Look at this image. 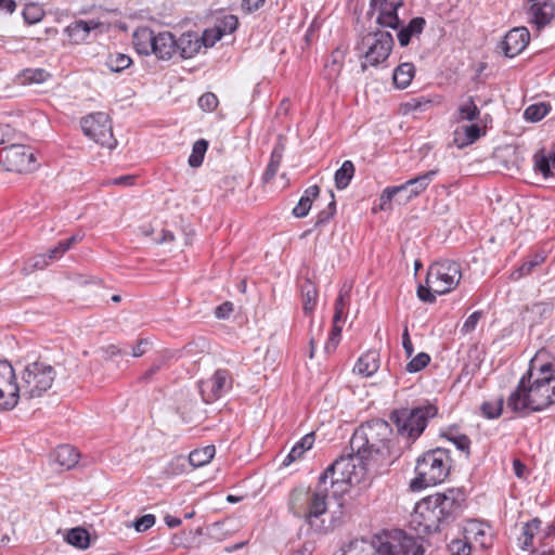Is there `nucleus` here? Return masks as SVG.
<instances>
[{
  "label": "nucleus",
  "mask_w": 555,
  "mask_h": 555,
  "mask_svg": "<svg viewBox=\"0 0 555 555\" xmlns=\"http://www.w3.org/2000/svg\"><path fill=\"white\" fill-rule=\"evenodd\" d=\"M555 404V358L539 351L507 398V408L515 413L541 412Z\"/></svg>",
  "instance_id": "obj_1"
},
{
  "label": "nucleus",
  "mask_w": 555,
  "mask_h": 555,
  "mask_svg": "<svg viewBox=\"0 0 555 555\" xmlns=\"http://www.w3.org/2000/svg\"><path fill=\"white\" fill-rule=\"evenodd\" d=\"M465 493L460 488H450L422 499L411 515V527L417 534L440 532L454 522L462 513Z\"/></svg>",
  "instance_id": "obj_2"
},
{
  "label": "nucleus",
  "mask_w": 555,
  "mask_h": 555,
  "mask_svg": "<svg viewBox=\"0 0 555 555\" xmlns=\"http://www.w3.org/2000/svg\"><path fill=\"white\" fill-rule=\"evenodd\" d=\"M349 446L362 463H373L377 467H388L401 455L390 424L382 418L361 424L354 430Z\"/></svg>",
  "instance_id": "obj_3"
},
{
  "label": "nucleus",
  "mask_w": 555,
  "mask_h": 555,
  "mask_svg": "<svg viewBox=\"0 0 555 555\" xmlns=\"http://www.w3.org/2000/svg\"><path fill=\"white\" fill-rule=\"evenodd\" d=\"M332 475L324 470L313 488L295 489L289 496V509L294 516L302 518L309 527L315 532H322L324 521L321 517L327 512L328 499L337 500L348 489H341L338 486H331Z\"/></svg>",
  "instance_id": "obj_4"
},
{
  "label": "nucleus",
  "mask_w": 555,
  "mask_h": 555,
  "mask_svg": "<svg viewBox=\"0 0 555 555\" xmlns=\"http://www.w3.org/2000/svg\"><path fill=\"white\" fill-rule=\"evenodd\" d=\"M424 547L413 537L397 530L376 546L366 539H354L340 548L339 555H423Z\"/></svg>",
  "instance_id": "obj_5"
},
{
  "label": "nucleus",
  "mask_w": 555,
  "mask_h": 555,
  "mask_svg": "<svg viewBox=\"0 0 555 555\" xmlns=\"http://www.w3.org/2000/svg\"><path fill=\"white\" fill-rule=\"evenodd\" d=\"M451 464L448 449L436 448L426 451L416 460V476L411 480V489L416 491L441 483L448 477Z\"/></svg>",
  "instance_id": "obj_6"
},
{
  "label": "nucleus",
  "mask_w": 555,
  "mask_h": 555,
  "mask_svg": "<svg viewBox=\"0 0 555 555\" xmlns=\"http://www.w3.org/2000/svg\"><path fill=\"white\" fill-rule=\"evenodd\" d=\"M56 364L50 363L41 356L28 361L20 373L22 396L26 399H37L47 393L55 380Z\"/></svg>",
  "instance_id": "obj_7"
},
{
  "label": "nucleus",
  "mask_w": 555,
  "mask_h": 555,
  "mask_svg": "<svg viewBox=\"0 0 555 555\" xmlns=\"http://www.w3.org/2000/svg\"><path fill=\"white\" fill-rule=\"evenodd\" d=\"M438 413L437 406L427 404L393 410L389 418L397 428L398 436L415 441L427 427L428 421Z\"/></svg>",
  "instance_id": "obj_8"
},
{
  "label": "nucleus",
  "mask_w": 555,
  "mask_h": 555,
  "mask_svg": "<svg viewBox=\"0 0 555 555\" xmlns=\"http://www.w3.org/2000/svg\"><path fill=\"white\" fill-rule=\"evenodd\" d=\"M366 465L370 463H362L357 453L351 451L348 454H341L325 470L332 475L331 486L349 489L351 485L361 481Z\"/></svg>",
  "instance_id": "obj_9"
},
{
  "label": "nucleus",
  "mask_w": 555,
  "mask_h": 555,
  "mask_svg": "<svg viewBox=\"0 0 555 555\" xmlns=\"http://www.w3.org/2000/svg\"><path fill=\"white\" fill-rule=\"evenodd\" d=\"M462 278L461 266L456 261L443 259L433 263L426 275V284L438 295L454 289Z\"/></svg>",
  "instance_id": "obj_10"
},
{
  "label": "nucleus",
  "mask_w": 555,
  "mask_h": 555,
  "mask_svg": "<svg viewBox=\"0 0 555 555\" xmlns=\"http://www.w3.org/2000/svg\"><path fill=\"white\" fill-rule=\"evenodd\" d=\"M81 129L88 138L101 146L113 150L117 140L113 135L108 115L102 112L90 114L81 119Z\"/></svg>",
  "instance_id": "obj_11"
},
{
  "label": "nucleus",
  "mask_w": 555,
  "mask_h": 555,
  "mask_svg": "<svg viewBox=\"0 0 555 555\" xmlns=\"http://www.w3.org/2000/svg\"><path fill=\"white\" fill-rule=\"evenodd\" d=\"M370 38L371 37H362L361 40L357 41L354 47L356 50L361 51L365 46H367V50L359 55L364 59L360 65L362 73H364L369 66H377L385 62L393 47V37L375 38L373 42H369L367 39Z\"/></svg>",
  "instance_id": "obj_12"
},
{
  "label": "nucleus",
  "mask_w": 555,
  "mask_h": 555,
  "mask_svg": "<svg viewBox=\"0 0 555 555\" xmlns=\"http://www.w3.org/2000/svg\"><path fill=\"white\" fill-rule=\"evenodd\" d=\"M20 392L14 367L7 360L0 361V410H13L18 403Z\"/></svg>",
  "instance_id": "obj_13"
},
{
  "label": "nucleus",
  "mask_w": 555,
  "mask_h": 555,
  "mask_svg": "<svg viewBox=\"0 0 555 555\" xmlns=\"http://www.w3.org/2000/svg\"><path fill=\"white\" fill-rule=\"evenodd\" d=\"M233 376L227 369H218L209 378L198 383L205 403H212L232 389Z\"/></svg>",
  "instance_id": "obj_14"
},
{
  "label": "nucleus",
  "mask_w": 555,
  "mask_h": 555,
  "mask_svg": "<svg viewBox=\"0 0 555 555\" xmlns=\"http://www.w3.org/2000/svg\"><path fill=\"white\" fill-rule=\"evenodd\" d=\"M4 160L8 169L16 172H28L36 168V157L25 145H11L5 150Z\"/></svg>",
  "instance_id": "obj_15"
},
{
  "label": "nucleus",
  "mask_w": 555,
  "mask_h": 555,
  "mask_svg": "<svg viewBox=\"0 0 555 555\" xmlns=\"http://www.w3.org/2000/svg\"><path fill=\"white\" fill-rule=\"evenodd\" d=\"M531 4L528 10L529 21L537 30L548 25L555 16V3L550 0H528Z\"/></svg>",
  "instance_id": "obj_16"
},
{
  "label": "nucleus",
  "mask_w": 555,
  "mask_h": 555,
  "mask_svg": "<svg viewBox=\"0 0 555 555\" xmlns=\"http://www.w3.org/2000/svg\"><path fill=\"white\" fill-rule=\"evenodd\" d=\"M377 4L380 5V10L376 18V23L383 28H390L398 33L401 21L398 17L397 10L401 5V2L390 3L388 7V0H370V8L372 12L375 10Z\"/></svg>",
  "instance_id": "obj_17"
},
{
  "label": "nucleus",
  "mask_w": 555,
  "mask_h": 555,
  "mask_svg": "<svg viewBox=\"0 0 555 555\" xmlns=\"http://www.w3.org/2000/svg\"><path fill=\"white\" fill-rule=\"evenodd\" d=\"M195 40H191V37H177L178 53L182 59H190L198 53L202 46L205 48H211L222 37H194Z\"/></svg>",
  "instance_id": "obj_18"
},
{
  "label": "nucleus",
  "mask_w": 555,
  "mask_h": 555,
  "mask_svg": "<svg viewBox=\"0 0 555 555\" xmlns=\"http://www.w3.org/2000/svg\"><path fill=\"white\" fill-rule=\"evenodd\" d=\"M437 173L438 169L429 170L403 183L402 185L405 186V191L403 193H406V195H404L402 201L399 199V204H405L422 194L428 188Z\"/></svg>",
  "instance_id": "obj_19"
},
{
  "label": "nucleus",
  "mask_w": 555,
  "mask_h": 555,
  "mask_svg": "<svg viewBox=\"0 0 555 555\" xmlns=\"http://www.w3.org/2000/svg\"><path fill=\"white\" fill-rule=\"evenodd\" d=\"M151 39V51L159 60H169L178 53L177 37H143Z\"/></svg>",
  "instance_id": "obj_20"
},
{
  "label": "nucleus",
  "mask_w": 555,
  "mask_h": 555,
  "mask_svg": "<svg viewBox=\"0 0 555 555\" xmlns=\"http://www.w3.org/2000/svg\"><path fill=\"white\" fill-rule=\"evenodd\" d=\"M52 457L62 469L69 470L77 465L80 453L70 444H61L54 450Z\"/></svg>",
  "instance_id": "obj_21"
},
{
  "label": "nucleus",
  "mask_w": 555,
  "mask_h": 555,
  "mask_svg": "<svg viewBox=\"0 0 555 555\" xmlns=\"http://www.w3.org/2000/svg\"><path fill=\"white\" fill-rule=\"evenodd\" d=\"M529 41L530 37H503L496 44L495 52L506 57H514L524 51Z\"/></svg>",
  "instance_id": "obj_22"
},
{
  "label": "nucleus",
  "mask_w": 555,
  "mask_h": 555,
  "mask_svg": "<svg viewBox=\"0 0 555 555\" xmlns=\"http://www.w3.org/2000/svg\"><path fill=\"white\" fill-rule=\"evenodd\" d=\"M379 353L376 350H369L363 353L354 365V371L362 376H372L379 369Z\"/></svg>",
  "instance_id": "obj_23"
},
{
  "label": "nucleus",
  "mask_w": 555,
  "mask_h": 555,
  "mask_svg": "<svg viewBox=\"0 0 555 555\" xmlns=\"http://www.w3.org/2000/svg\"><path fill=\"white\" fill-rule=\"evenodd\" d=\"M98 29L100 33H109L111 31V24L103 23L101 21L90 20V21H83V20H77L73 23H70L66 28L65 33L66 35H75L77 33H86L89 34L92 30Z\"/></svg>",
  "instance_id": "obj_24"
},
{
  "label": "nucleus",
  "mask_w": 555,
  "mask_h": 555,
  "mask_svg": "<svg viewBox=\"0 0 555 555\" xmlns=\"http://www.w3.org/2000/svg\"><path fill=\"white\" fill-rule=\"evenodd\" d=\"M553 313V306L547 302H535L527 307L524 314V320H527L531 326L542 323L548 319Z\"/></svg>",
  "instance_id": "obj_25"
},
{
  "label": "nucleus",
  "mask_w": 555,
  "mask_h": 555,
  "mask_svg": "<svg viewBox=\"0 0 555 555\" xmlns=\"http://www.w3.org/2000/svg\"><path fill=\"white\" fill-rule=\"evenodd\" d=\"M238 18L233 14L217 17L214 28H205L202 35H230L236 30Z\"/></svg>",
  "instance_id": "obj_26"
},
{
  "label": "nucleus",
  "mask_w": 555,
  "mask_h": 555,
  "mask_svg": "<svg viewBox=\"0 0 555 555\" xmlns=\"http://www.w3.org/2000/svg\"><path fill=\"white\" fill-rule=\"evenodd\" d=\"M320 195V188L314 184L307 188L300 197L299 202L293 209V215L296 218H304L308 216L314 199Z\"/></svg>",
  "instance_id": "obj_27"
},
{
  "label": "nucleus",
  "mask_w": 555,
  "mask_h": 555,
  "mask_svg": "<svg viewBox=\"0 0 555 555\" xmlns=\"http://www.w3.org/2000/svg\"><path fill=\"white\" fill-rule=\"evenodd\" d=\"M314 443V434L310 433L305 435L289 451L283 460L282 465L288 466L296 460L300 459L304 453L312 448Z\"/></svg>",
  "instance_id": "obj_28"
},
{
  "label": "nucleus",
  "mask_w": 555,
  "mask_h": 555,
  "mask_svg": "<svg viewBox=\"0 0 555 555\" xmlns=\"http://www.w3.org/2000/svg\"><path fill=\"white\" fill-rule=\"evenodd\" d=\"M415 68L412 63L400 64L393 72V83L398 89H405L412 81Z\"/></svg>",
  "instance_id": "obj_29"
},
{
  "label": "nucleus",
  "mask_w": 555,
  "mask_h": 555,
  "mask_svg": "<svg viewBox=\"0 0 555 555\" xmlns=\"http://www.w3.org/2000/svg\"><path fill=\"white\" fill-rule=\"evenodd\" d=\"M354 165L351 160H345L340 168H338L335 172L334 180H335V186L338 190L346 189L350 181L352 180L354 176Z\"/></svg>",
  "instance_id": "obj_30"
},
{
  "label": "nucleus",
  "mask_w": 555,
  "mask_h": 555,
  "mask_svg": "<svg viewBox=\"0 0 555 555\" xmlns=\"http://www.w3.org/2000/svg\"><path fill=\"white\" fill-rule=\"evenodd\" d=\"M51 77V74L43 68H25L17 78L22 85L42 83Z\"/></svg>",
  "instance_id": "obj_31"
},
{
  "label": "nucleus",
  "mask_w": 555,
  "mask_h": 555,
  "mask_svg": "<svg viewBox=\"0 0 555 555\" xmlns=\"http://www.w3.org/2000/svg\"><path fill=\"white\" fill-rule=\"evenodd\" d=\"M215 453V446H206L201 449H195L189 454V463L195 468L202 467L214 459Z\"/></svg>",
  "instance_id": "obj_32"
},
{
  "label": "nucleus",
  "mask_w": 555,
  "mask_h": 555,
  "mask_svg": "<svg viewBox=\"0 0 555 555\" xmlns=\"http://www.w3.org/2000/svg\"><path fill=\"white\" fill-rule=\"evenodd\" d=\"M66 542L75 547L86 550L90 545V534L82 527L72 528L66 534Z\"/></svg>",
  "instance_id": "obj_33"
},
{
  "label": "nucleus",
  "mask_w": 555,
  "mask_h": 555,
  "mask_svg": "<svg viewBox=\"0 0 555 555\" xmlns=\"http://www.w3.org/2000/svg\"><path fill=\"white\" fill-rule=\"evenodd\" d=\"M82 240V235L73 234L70 237L60 241L53 248L49 249L48 258L53 261L61 258L73 245L79 243Z\"/></svg>",
  "instance_id": "obj_34"
},
{
  "label": "nucleus",
  "mask_w": 555,
  "mask_h": 555,
  "mask_svg": "<svg viewBox=\"0 0 555 555\" xmlns=\"http://www.w3.org/2000/svg\"><path fill=\"white\" fill-rule=\"evenodd\" d=\"M404 191H405V186H403L402 184L386 188L379 196V202H380L379 208L382 210L389 209L391 201L393 198H396L397 196H398V198H397L398 202H399V199L402 201V198L404 197L403 196Z\"/></svg>",
  "instance_id": "obj_35"
},
{
  "label": "nucleus",
  "mask_w": 555,
  "mask_h": 555,
  "mask_svg": "<svg viewBox=\"0 0 555 555\" xmlns=\"http://www.w3.org/2000/svg\"><path fill=\"white\" fill-rule=\"evenodd\" d=\"M541 525L542 521L539 518H533L524 525L521 538L519 539L524 550H527L532 545L534 534L540 530Z\"/></svg>",
  "instance_id": "obj_36"
},
{
  "label": "nucleus",
  "mask_w": 555,
  "mask_h": 555,
  "mask_svg": "<svg viewBox=\"0 0 555 555\" xmlns=\"http://www.w3.org/2000/svg\"><path fill=\"white\" fill-rule=\"evenodd\" d=\"M459 118L457 120L474 121L480 115L479 107L475 104L473 96H469L464 103L457 108Z\"/></svg>",
  "instance_id": "obj_37"
},
{
  "label": "nucleus",
  "mask_w": 555,
  "mask_h": 555,
  "mask_svg": "<svg viewBox=\"0 0 555 555\" xmlns=\"http://www.w3.org/2000/svg\"><path fill=\"white\" fill-rule=\"evenodd\" d=\"M545 260V256L543 254H535L529 260L525 261L517 270L512 273V278L514 280H519L528 274H530L533 269Z\"/></svg>",
  "instance_id": "obj_38"
},
{
  "label": "nucleus",
  "mask_w": 555,
  "mask_h": 555,
  "mask_svg": "<svg viewBox=\"0 0 555 555\" xmlns=\"http://www.w3.org/2000/svg\"><path fill=\"white\" fill-rule=\"evenodd\" d=\"M331 202L327 204V206L320 210L315 222L314 228L320 229L323 228L325 224L330 222V220L335 216L336 214V201L335 195L333 191H330Z\"/></svg>",
  "instance_id": "obj_39"
},
{
  "label": "nucleus",
  "mask_w": 555,
  "mask_h": 555,
  "mask_svg": "<svg viewBox=\"0 0 555 555\" xmlns=\"http://www.w3.org/2000/svg\"><path fill=\"white\" fill-rule=\"evenodd\" d=\"M208 149V141L205 139L197 140L192 147V153L189 157V165L193 168H197L203 164L204 156Z\"/></svg>",
  "instance_id": "obj_40"
},
{
  "label": "nucleus",
  "mask_w": 555,
  "mask_h": 555,
  "mask_svg": "<svg viewBox=\"0 0 555 555\" xmlns=\"http://www.w3.org/2000/svg\"><path fill=\"white\" fill-rule=\"evenodd\" d=\"M22 14L25 23L31 25L40 22L44 17L46 12L39 3L30 2L24 7Z\"/></svg>",
  "instance_id": "obj_41"
},
{
  "label": "nucleus",
  "mask_w": 555,
  "mask_h": 555,
  "mask_svg": "<svg viewBox=\"0 0 555 555\" xmlns=\"http://www.w3.org/2000/svg\"><path fill=\"white\" fill-rule=\"evenodd\" d=\"M132 63L130 56L124 53L109 54L106 60V65L111 72L119 73L128 68Z\"/></svg>",
  "instance_id": "obj_42"
},
{
  "label": "nucleus",
  "mask_w": 555,
  "mask_h": 555,
  "mask_svg": "<svg viewBox=\"0 0 555 555\" xmlns=\"http://www.w3.org/2000/svg\"><path fill=\"white\" fill-rule=\"evenodd\" d=\"M442 437L451 441L460 451L466 454V457L470 455V439L464 434H454L449 430L442 434Z\"/></svg>",
  "instance_id": "obj_43"
},
{
  "label": "nucleus",
  "mask_w": 555,
  "mask_h": 555,
  "mask_svg": "<svg viewBox=\"0 0 555 555\" xmlns=\"http://www.w3.org/2000/svg\"><path fill=\"white\" fill-rule=\"evenodd\" d=\"M548 111L550 105H547L546 103L540 102L531 104L525 109L524 117L528 121L537 122L541 120L543 117H545Z\"/></svg>",
  "instance_id": "obj_44"
},
{
  "label": "nucleus",
  "mask_w": 555,
  "mask_h": 555,
  "mask_svg": "<svg viewBox=\"0 0 555 555\" xmlns=\"http://www.w3.org/2000/svg\"><path fill=\"white\" fill-rule=\"evenodd\" d=\"M504 399L500 397L496 401H485L480 405L482 415L488 420H494L501 416L503 412Z\"/></svg>",
  "instance_id": "obj_45"
},
{
  "label": "nucleus",
  "mask_w": 555,
  "mask_h": 555,
  "mask_svg": "<svg viewBox=\"0 0 555 555\" xmlns=\"http://www.w3.org/2000/svg\"><path fill=\"white\" fill-rule=\"evenodd\" d=\"M346 54H347V47H345L343 44L338 46L332 52L331 63H327L326 67L331 70V74H334V76L339 75Z\"/></svg>",
  "instance_id": "obj_46"
},
{
  "label": "nucleus",
  "mask_w": 555,
  "mask_h": 555,
  "mask_svg": "<svg viewBox=\"0 0 555 555\" xmlns=\"http://www.w3.org/2000/svg\"><path fill=\"white\" fill-rule=\"evenodd\" d=\"M282 162V152L278 149H274L271 153L270 162L263 172L262 181L264 183H268L273 179V177L276 175L278 169Z\"/></svg>",
  "instance_id": "obj_47"
},
{
  "label": "nucleus",
  "mask_w": 555,
  "mask_h": 555,
  "mask_svg": "<svg viewBox=\"0 0 555 555\" xmlns=\"http://www.w3.org/2000/svg\"><path fill=\"white\" fill-rule=\"evenodd\" d=\"M302 297H304V310L309 313L311 312L315 305L318 299V292L315 287L312 285V283L307 282L302 286Z\"/></svg>",
  "instance_id": "obj_48"
},
{
  "label": "nucleus",
  "mask_w": 555,
  "mask_h": 555,
  "mask_svg": "<svg viewBox=\"0 0 555 555\" xmlns=\"http://www.w3.org/2000/svg\"><path fill=\"white\" fill-rule=\"evenodd\" d=\"M425 24L426 21L424 17H413L408 25H400L397 35H420L423 31Z\"/></svg>",
  "instance_id": "obj_49"
},
{
  "label": "nucleus",
  "mask_w": 555,
  "mask_h": 555,
  "mask_svg": "<svg viewBox=\"0 0 555 555\" xmlns=\"http://www.w3.org/2000/svg\"><path fill=\"white\" fill-rule=\"evenodd\" d=\"M173 357V354H163L159 358H157L149 370L145 371V373L139 377L140 382L149 383L153 376L158 373L166 364L167 360Z\"/></svg>",
  "instance_id": "obj_50"
},
{
  "label": "nucleus",
  "mask_w": 555,
  "mask_h": 555,
  "mask_svg": "<svg viewBox=\"0 0 555 555\" xmlns=\"http://www.w3.org/2000/svg\"><path fill=\"white\" fill-rule=\"evenodd\" d=\"M465 140L462 145H468L476 142L479 138L486 134V130L477 124H470L463 127Z\"/></svg>",
  "instance_id": "obj_51"
},
{
  "label": "nucleus",
  "mask_w": 555,
  "mask_h": 555,
  "mask_svg": "<svg viewBox=\"0 0 555 555\" xmlns=\"http://www.w3.org/2000/svg\"><path fill=\"white\" fill-rule=\"evenodd\" d=\"M430 362V356L426 352L417 353L410 362H408L405 370L409 373H417L425 369Z\"/></svg>",
  "instance_id": "obj_52"
},
{
  "label": "nucleus",
  "mask_w": 555,
  "mask_h": 555,
  "mask_svg": "<svg viewBox=\"0 0 555 555\" xmlns=\"http://www.w3.org/2000/svg\"><path fill=\"white\" fill-rule=\"evenodd\" d=\"M450 555H470L472 545L466 539H454L448 544Z\"/></svg>",
  "instance_id": "obj_53"
},
{
  "label": "nucleus",
  "mask_w": 555,
  "mask_h": 555,
  "mask_svg": "<svg viewBox=\"0 0 555 555\" xmlns=\"http://www.w3.org/2000/svg\"><path fill=\"white\" fill-rule=\"evenodd\" d=\"M219 104L218 98L212 92H206L198 99V106L204 112H214Z\"/></svg>",
  "instance_id": "obj_54"
},
{
  "label": "nucleus",
  "mask_w": 555,
  "mask_h": 555,
  "mask_svg": "<svg viewBox=\"0 0 555 555\" xmlns=\"http://www.w3.org/2000/svg\"><path fill=\"white\" fill-rule=\"evenodd\" d=\"M433 101L425 96L412 98L405 103V107L408 111L414 112H423L427 109V107L431 106Z\"/></svg>",
  "instance_id": "obj_55"
},
{
  "label": "nucleus",
  "mask_w": 555,
  "mask_h": 555,
  "mask_svg": "<svg viewBox=\"0 0 555 555\" xmlns=\"http://www.w3.org/2000/svg\"><path fill=\"white\" fill-rule=\"evenodd\" d=\"M341 334V327L339 325L333 324L330 337L325 343L324 349L327 353L333 352L338 346Z\"/></svg>",
  "instance_id": "obj_56"
},
{
  "label": "nucleus",
  "mask_w": 555,
  "mask_h": 555,
  "mask_svg": "<svg viewBox=\"0 0 555 555\" xmlns=\"http://www.w3.org/2000/svg\"><path fill=\"white\" fill-rule=\"evenodd\" d=\"M350 292H351V285H348L347 283H345L343 285V287L340 288L339 294L335 300V307H334L335 309L345 311V308L347 307L348 301H349Z\"/></svg>",
  "instance_id": "obj_57"
},
{
  "label": "nucleus",
  "mask_w": 555,
  "mask_h": 555,
  "mask_svg": "<svg viewBox=\"0 0 555 555\" xmlns=\"http://www.w3.org/2000/svg\"><path fill=\"white\" fill-rule=\"evenodd\" d=\"M436 295L437 293L434 292L433 287H429L428 284H420L417 287V297L427 304H433L436 301Z\"/></svg>",
  "instance_id": "obj_58"
},
{
  "label": "nucleus",
  "mask_w": 555,
  "mask_h": 555,
  "mask_svg": "<svg viewBox=\"0 0 555 555\" xmlns=\"http://www.w3.org/2000/svg\"><path fill=\"white\" fill-rule=\"evenodd\" d=\"M155 516L153 514H145L135 519L133 526L138 532H144L155 524Z\"/></svg>",
  "instance_id": "obj_59"
},
{
  "label": "nucleus",
  "mask_w": 555,
  "mask_h": 555,
  "mask_svg": "<svg viewBox=\"0 0 555 555\" xmlns=\"http://www.w3.org/2000/svg\"><path fill=\"white\" fill-rule=\"evenodd\" d=\"M482 315L481 311H475L473 312L464 322L462 326V332L465 334L472 333L475 331L480 318Z\"/></svg>",
  "instance_id": "obj_60"
},
{
  "label": "nucleus",
  "mask_w": 555,
  "mask_h": 555,
  "mask_svg": "<svg viewBox=\"0 0 555 555\" xmlns=\"http://www.w3.org/2000/svg\"><path fill=\"white\" fill-rule=\"evenodd\" d=\"M137 177L133 175L120 176L113 179H107L104 184L105 185H118V186H129L133 185Z\"/></svg>",
  "instance_id": "obj_61"
},
{
  "label": "nucleus",
  "mask_w": 555,
  "mask_h": 555,
  "mask_svg": "<svg viewBox=\"0 0 555 555\" xmlns=\"http://www.w3.org/2000/svg\"><path fill=\"white\" fill-rule=\"evenodd\" d=\"M488 68V64L486 62H479L474 66V76L473 81L476 83H485L486 79L488 77V74H486V69Z\"/></svg>",
  "instance_id": "obj_62"
},
{
  "label": "nucleus",
  "mask_w": 555,
  "mask_h": 555,
  "mask_svg": "<svg viewBox=\"0 0 555 555\" xmlns=\"http://www.w3.org/2000/svg\"><path fill=\"white\" fill-rule=\"evenodd\" d=\"M133 38L135 39L134 47L139 54L149 55L152 53V51H151L152 40L151 39L137 38V37H133Z\"/></svg>",
  "instance_id": "obj_63"
},
{
  "label": "nucleus",
  "mask_w": 555,
  "mask_h": 555,
  "mask_svg": "<svg viewBox=\"0 0 555 555\" xmlns=\"http://www.w3.org/2000/svg\"><path fill=\"white\" fill-rule=\"evenodd\" d=\"M233 311V304L225 301L216 308V317L218 319H227Z\"/></svg>",
  "instance_id": "obj_64"
}]
</instances>
